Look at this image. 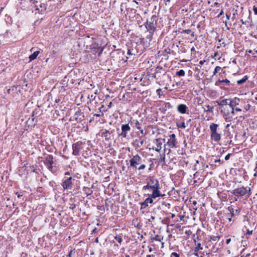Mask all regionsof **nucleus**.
<instances>
[{
    "instance_id": "f257e3e1",
    "label": "nucleus",
    "mask_w": 257,
    "mask_h": 257,
    "mask_svg": "<svg viewBox=\"0 0 257 257\" xmlns=\"http://www.w3.org/2000/svg\"><path fill=\"white\" fill-rule=\"evenodd\" d=\"M147 184L146 185L143 186V189L152 190V194L164 196L165 194H162L160 191V186L159 180L153 177H149L147 179Z\"/></svg>"
},
{
    "instance_id": "f03ea898",
    "label": "nucleus",
    "mask_w": 257,
    "mask_h": 257,
    "mask_svg": "<svg viewBox=\"0 0 257 257\" xmlns=\"http://www.w3.org/2000/svg\"><path fill=\"white\" fill-rule=\"evenodd\" d=\"M232 194L235 197V200L239 198H248L251 194L250 188L248 186H241L234 189L232 191Z\"/></svg>"
},
{
    "instance_id": "7ed1b4c3",
    "label": "nucleus",
    "mask_w": 257,
    "mask_h": 257,
    "mask_svg": "<svg viewBox=\"0 0 257 257\" xmlns=\"http://www.w3.org/2000/svg\"><path fill=\"white\" fill-rule=\"evenodd\" d=\"M142 159L141 157L137 154L133 156L132 158L130 160V166L128 167V168H132L135 169H138L139 170H144L146 168V166L145 164H141Z\"/></svg>"
},
{
    "instance_id": "20e7f679",
    "label": "nucleus",
    "mask_w": 257,
    "mask_h": 257,
    "mask_svg": "<svg viewBox=\"0 0 257 257\" xmlns=\"http://www.w3.org/2000/svg\"><path fill=\"white\" fill-rule=\"evenodd\" d=\"M157 21V17L154 15L146 22L145 26L149 33L154 34L156 30Z\"/></svg>"
},
{
    "instance_id": "39448f33",
    "label": "nucleus",
    "mask_w": 257,
    "mask_h": 257,
    "mask_svg": "<svg viewBox=\"0 0 257 257\" xmlns=\"http://www.w3.org/2000/svg\"><path fill=\"white\" fill-rule=\"evenodd\" d=\"M218 124L212 123L209 126L210 131V138L212 141L217 142L221 139V135L217 132Z\"/></svg>"
},
{
    "instance_id": "423d86ee",
    "label": "nucleus",
    "mask_w": 257,
    "mask_h": 257,
    "mask_svg": "<svg viewBox=\"0 0 257 257\" xmlns=\"http://www.w3.org/2000/svg\"><path fill=\"white\" fill-rule=\"evenodd\" d=\"M219 109L226 121H228V119L232 118L233 116V108H229L228 105L225 106L224 107L220 108Z\"/></svg>"
},
{
    "instance_id": "0eeeda50",
    "label": "nucleus",
    "mask_w": 257,
    "mask_h": 257,
    "mask_svg": "<svg viewBox=\"0 0 257 257\" xmlns=\"http://www.w3.org/2000/svg\"><path fill=\"white\" fill-rule=\"evenodd\" d=\"M159 197H163L162 196L151 194L149 195V197L147 198L144 202L140 203L141 205L140 209H144L149 206V204L153 203V199Z\"/></svg>"
},
{
    "instance_id": "6e6552de",
    "label": "nucleus",
    "mask_w": 257,
    "mask_h": 257,
    "mask_svg": "<svg viewBox=\"0 0 257 257\" xmlns=\"http://www.w3.org/2000/svg\"><path fill=\"white\" fill-rule=\"evenodd\" d=\"M177 141L176 139V135L173 134L170 136V138L168 139L167 143V145L170 148H176L177 144ZM171 152L170 149H169L168 154H169Z\"/></svg>"
},
{
    "instance_id": "1a4fd4ad",
    "label": "nucleus",
    "mask_w": 257,
    "mask_h": 257,
    "mask_svg": "<svg viewBox=\"0 0 257 257\" xmlns=\"http://www.w3.org/2000/svg\"><path fill=\"white\" fill-rule=\"evenodd\" d=\"M145 142V138L144 136H139L133 142V145L136 148H141L144 143Z\"/></svg>"
},
{
    "instance_id": "9d476101",
    "label": "nucleus",
    "mask_w": 257,
    "mask_h": 257,
    "mask_svg": "<svg viewBox=\"0 0 257 257\" xmlns=\"http://www.w3.org/2000/svg\"><path fill=\"white\" fill-rule=\"evenodd\" d=\"M165 139H162L161 138H158L155 139L153 141V143L156 145V147H153L152 148L153 150H155L157 152H160L162 149V146L163 145V143L165 142Z\"/></svg>"
},
{
    "instance_id": "9b49d317",
    "label": "nucleus",
    "mask_w": 257,
    "mask_h": 257,
    "mask_svg": "<svg viewBox=\"0 0 257 257\" xmlns=\"http://www.w3.org/2000/svg\"><path fill=\"white\" fill-rule=\"evenodd\" d=\"M44 163L48 169L52 171L53 169V165L54 164L53 157L52 155H47L45 159Z\"/></svg>"
},
{
    "instance_id": "f8f14e48",
    "label": "nucleus",
    "mask_w": 257,
    "mask_h": 257,
    "mask_svg": "<svg viewBox=\"0 0 257 257\" xmlns=\"http://www.w3.org/2000/svg\"><path fill=\"white\" fill-rule=\"evenodd\" d=\"M82 142L79 141L72 145V154L75 156H78L79 155L80 151L82 148L81 146Z\"/></svg>"
},
{
    "instance_id": "ddd939ff",
    "label": "nucleus",
    "mask_w": 257,
    "mask_h": 257,
    "mask_svg": "<svg viewBox=\"0 0 257 257\" xmlns=\"http://www.w3.org/2000/svg\"><path fill=\"white\" fill-rule=\"evenodd\" d=\"M72 178L71 177L63 181L62 186L64 190L71 189L73 187Z\"/></svg>"
},
{
    "instance_id": "4468645a",
    "label": "nucleus",
    "mask_w": 257,
    "mask_h": 257,
    "mask_svg": "<svg viewBox=\"0 0 257 257\" xmlns=\"http://www.w3.org/2000/svg\"><path fill=\"white\" fill-rule=\"evenodd\" d=\"M121 133L119 135V136L123 138H126L127 136V133L130 131L131 127L129 124H123L121 126Z\"/></svg>"
},
{
    "instance_id": "2eb2a0df",
    "label": "nucleus",
    "mask_w": 257,
    "mask_h": 257,
    "mask_svg": "<svg viewBox=\"0 0 257 257\" xmlns=\"http://www.w3.org/2000/svg\"><path fill=\"white\" fill-rule=\"evenodd\" d=\"M216 103L217 104V105L219 106V108L221 107H224L225 106L228 105L230 107V98H227V99H220L218 100H217L216 101Z\"/></svg>"
},
{
    "instance_id": "dca6fc26",
    "label": "nucleus",
    "mask_w": 257,
    "mask_h": 257,
    "mask_svg": "<svg viewBox=\"0 0 257 257\" xmlns=\"http://www.w3.org/2000/svg\"><path fill=\"white\" fill-rule=\"evenodd\" d=\"M103 48L99 47L98 44H94L91 48V52L93 54H98V56H99L101 54Z\"/></svg>"
},
{
    "instance_id": "f3484780",
    "label": "nucleus",
    "mask_w": 257,
    "mask_h": 257,
    "mask_svg": "<svg viewBox=\"0 0 257 257\" xmlns=\"http://www.w3.org/2000/svg\"><path fill=\"white\" fill-rule=\"evenodd\" d=\"M203 247L201 246V243L198 242L195 244V248L192 250V254H194L196 257H199V254L201 253L199 251L202 250Z\"/></svg>"
},
{
    "instance_id": "a211bd4d",
    "label": "nucleus",
    "mask_w": 257,
    "mask_h": 257,
    "mask_svg": "<svg viewBox=\"0 0 257 257\" xmlns=\"http://www.w3.org/2000/svg\"><path fill=\"white\" fill-rule=\"evenodd\" d=\"M240 99L237 97H234L233 98H230V108L233 109L234 107L238 105L239 104Z\"/></svg>"
},
{
    "instance_id": "6ab92c4d",
    "label": "nucleus",
    "mask_w": 257,
    "mask_h": 257,
    "mask_svg": "<svg viewBox=\"0 0 257 257\" xmlns=\"http://www.w3.org/2000/svg\"><path fill=\"white\" fill-rule=\"evenodd\" d=\"M187 108V106L184 104H180L177 106V111L181 114L186 113Z\"/></svg>"
},
{
    "instance_id": "aec40b11",
    "label": "nucleus",
    "mask_w": 257,
    "mask_h": 257,
    "mask_svg": "<svg viewBox=\"0 0 257 257\" xmlns=\"http://www.w3.org/2000/svg\"><path fill=\"white\" fill-rule=\"evenodd\" d=\"M102 137L104 138L106 141H108L111 139V132L105 130L102 133Z\"/></svg>"
},
{
    "instance_id": "412c9836",
    "label": "nucleus",
    "mask_w": 257,
    "mask_h": 257,
    "mask_svg": "<svg viewBox=\"0 0 257 257\" xmlns=\"http://www.w3.org/2000/svg\"><path fill=\"white\" fill-rule=\"evenodd\" d=\"M221 84H223V85H226V86H229L230 85V81L228 79H225L224 80H218L215 83L216 85H220Z\"/></svg>"
},
{
    "instance_id": "4be33fe9",
    "label": "nucleus",
    "mask_w": 257,
    "mask_h": 257,
    "mask_svg": "<svg viewBox=\"0 0 257 257\" xmlns=\"http://www.w3.org/2000/svg\"><path fill=\"white\" fill-rule=\"evenodd\" d=\"M40 51H36L34 52L32 54H31L29 58L30 61H32L33 60H34L37 57L38 55L39 54Z\"/></svg>"
},
{
    "instance_id": "5701e85b",
    "label": "nucleus",
    "mask_w": 257,
    "mask_h": 257,
    "mask_svg": "<svg viewBox=\"0 0 257 257\" xmlns=\"http://www.w3.org/2000/svg\"><path fill=\"white\" fill-rule=\"evenodd\" d=\"M227 209L229 211V213L227 214L228 216L233 218L235 216L234 209L231 207H228Z\"/></svg>"
},
{
    "instance_id": "b1692460",
    "label": "nucleus",
    "mask_w": 257,
    "mask_h": 257,
    "mask_svg": "<svg viewBox=\"0 0 257 257\" xmlns=\"http://www.w3.org/2000/svg\"><path fill=\"white\" fill-rule=\"evenodd\" d=\"M210 161L211 163H213V164H215L216 165H218V166H219L221 164L223 163V161H221L220 159H211Z\"/></svg>"
},
{
    "instance_id": "393cba45",
    "label": "nucleus",
    "mask_w": 257,
    "mask_h": 257,
    "mask_svg": "<svg viewBox=\"0 0 257 257\" xmlns=\"http://www.w3.org/2000/svg\"><path fill=\"white\" fill-rule=\"evenodd\" d=\"M247 78H248L247 76H246V75L244 76L242 79L237 81V84L240 85L241 84H243L246 81Z\"/></svg>"
},
{
    "instance_id": "a878e982",
    "label": "nucleus",
    "mask_w": 257,
    "mask_h": 257,
    "mask_svg": "<svg viewBox=\"0 0 257 257\" xmlns=\"http://www.w3.org/2000/svg\"><path fill=\"white\" fill-rule=\"evenodd\" d=\"M116 240L120 244L122 241V238L120 235L116 234L114 236Z\"/></svg>"
},
{
    "instance_id": "bb28decb",
    "label": "nucleus",
    "mask_w": 257,
    "mask_h": 257,
    "mask_svg": "<svg viewBox=\"0 0 257 257\" xmlns=\"http://www.w3.org/2000/svg\"><path fill=\"white\" fill-rule=\"evenodd\" d=\"M176 75L178 76H184L185 75L184 70L181 69L179 71L176 72Z\"/></svg>"
},
{
    "instance_id": "cd10ccee",
    "label": "nucleus",
    "mask_w": 257,
    "mask_h": 257,
    "mask_svg": "<svg viewBox=\"0 0 257 257\" xmlns=\"http://www.w3.org/2000/svg\"><path fill=\"white\" fill-rule=\"evenodd\" d=\"M209 166L211 170H214L216 168L218 167V165H216L215 164H213V163H211L210 161L209 163Z\"/></svg>"
},
{
    "instance_id": "c85d7f7f",
    "label": "nucleus",
    "mask_w": 257,
    "mask_h": 257,
    "mask_svg": "<svg viewBox=\"0 0 257 257\" xmlns=\"http://www.w3.org/2000/svg\"><path fill=\"white\" fill-rule=\"evenodd\" d=\"M151 239L153 241H154V240H157V241H161V238L160 236L158 235H156L155 236L152 237Z\"/></svg>"
},
{
    "instance_id": "c756f323",
    "label": "nucleus",
    "mask_w": 257,
    "mask_h": 257,
    "mask_svg": "<svg viewBox=\"0 0 257 257\" xmlns=\"http://www.w3.org/2000/svg\"><path fill=\"white\" fill-rule=\"evenodd\" d=\"M141 123L138 121L136 120V122L135 123V126L138 130H141Z\"/></svg>"
},
{
    "instance_id": "7c9ffc66",
    "label": "nucleus",
    "mask_w": 257,
    "mask_h": 257,
    "mask_svg": "<svg viewBox=\"0 0 257 257\" xmlns=\"http://www.w3.org/2000/svg\"><path fill=\"white\" fill-rule=\"evenodd\" d=\"M84 189L86 190L85 192H86V193L87 194V196L91 195L92 193V192H93V191L92 190H90V189L88 188H84Z\"/></svg>"
},
{
    "instance_id": "2f4dec72",
    "label": "nucleus",
    "mask_w": 257,
    "mask_h": 257,
    "mask_svg": "<svg viewBox=\"0 0 257 257\" xmlns=\"http://www.w3.org/2000/svg\"><path fill=\"white\" fill-rule=\"evenodd\" d=\"M221 69V68L219 66H216L214 70L213 75H215Z\"/></svg>"
},
{
    "instance_id": "473e14b6",
    "label": "nucleus",
    "mask_w": 257,
    "mask_h": 257,
    "mask_svg": "<svg viewBox=\"0 0 257 257\" xmlns=\"http://www.w3.org/2000/svg\"><path fill=\"white\" fill-rule=\"evenodd\" d=\"M206 106V107L207 108V111H210V112H212L213 111V109H214V107L213 106H210L209 105H207Z\"/></svg>"
},
{
    "instance_id": "72a5a7b5",
    "label": "nucleus",
    "mask_w": 257,
    "mask_h": 257,
    "mask_svg": "<svg viewBox=\"0 0 257 257\" xmlns=\"http://www.w3.org/2000/svg\"><path fill=\"white\" fill-rule=\"evenodd\" d=\"M219 237L218 236H210V240H213L214 241L217 240L219 239Z\"/></svg>"
},
{
    "instance_id": "f704fd0d",
    "label": "nucleus",
    "mask_w": 257,
    "mask_h": 257,
    "mask_svg": "<svg viewBox=\"0 0 257 257\" xmlns=\"http://www.w3.org/2000/svg\"><path fill=\"white\" fill-rule=\"evenodd\" d=\"M154 34L149 33V35L147 36V39L149 40V41H151L153 39V35Z\"/></svg>"
},
{
    "instance_id": "c9c22d12",
    "label": "nucleus",
    "mask_w": 257,
    "mask_h": 257,
    "mask_svg": "<svg viewBox=\"0 0 257 257\" xmlns=\"http://www.w3.org/2000/svg\"><path fill=\"white\" fill-rule=\"evenodd\" d=\"M251 107V105L250 104H247L246 105L244 106V109L245 111L248 110Z\"/></svg>"
},
{
    "instance_id": "e433bc0d",
    "label": "nucleus",
    "mask_w": 257,
    "mask_h": 257,
    "mask_svg": "<svg viewBox=\"0 0 257 257\" xmlns=\"http://www.w3.org/2000/svg\"><path fill=\"white\" fill-rule=\"evenodd\" d=\"M171 257H180V255L176 252H172L171 254Z\"/></svg>"
},
{
    "instance_id": "4c0bfd02",
    "label": "nucleus",
    "mask_w": 257,
    "mask_h": 257,
    "mask_svg": "<svg viewBox=\"0 0 257 257\" xmlns=\"http://www.w3.org/2000/svg\"><path fill=\"white\" fill-rule=\"evenodd\" d=\"M191 32V30L190 29H186V30H184L183 31L182 33L189 34Z\"/></svg>"
},
{
    "instance_id": "58836bf2",
    "label": "nucleus",
    "mask_w": 257,
    "mask_h": 257,
    "mask_svg": "<svg viewBox=\"0 0 257 257\" xmlns=\"http://www.w3.org/2000/svg\"><path fill=\"white\" fill-rule=\"evenodd\" d=\"M161 92H162V90H161V89H160V88L158 89L156 91V92H157L158 95H159V97H160L162 95Z\"/></svg>"
},
{
    "instance_id": "ea45409f",
    "label": "nucleus",
    "mask_w": 257,
    "mask_h": 257,
    "mask_svg": "<svg viewBox=\"0 0 257 257\" xmlns=\"http://www.w3.org/2000/svg\"><path fill=\"white\" fill-rule=\"evenodd\" d=\"M76 208V205L75 204H71L70 205L69 209L71 210H74Z\"/></svg>"
},
{
    "instance_id": "a19ab883",
    "label": "nucleus",
    "mask_w": 257,
    "mask_h": 257,
    "mask_svg": "<svg viewBox=\"0 0 257 257\" xmlns=\"http://www.w3.org/2000/svg\"><path fill=\"white\" fill-rule=\"evenodd\" d=\"M240 211H241V209L240 208H238V209L234 210L235 215H236L239 214L240 212Z\"/></svg>"
},
{
    "instance_id": "79ce46f5",
    "label": "nucleus",
    "mask_w": 257,
    "mask_h": 257,
    "mask_svg": "<svg viewBox=\"0 0 257 257\" xmlns=\"http://www.w3.org/2000/svg\"><path fill=\"white\" fill-rule=\"evenodd\" d=\"M234 111H241V109L240 108L236 107H234L233 108V115L234 114Z\"/></svg>"
},
{
    "instance_id": "37998d69",
    "label": "nucleus",
    "mask_w": 257,
    "mask_h": 257,
    "mask_svg": "<svg viewBox=\"0 0 257 257\" xmlns=\"http://www.w3.org/2000/svg\"><path fill=\"white\" fill-rule=\"evenodd\" d=\"M252 10L255 15H257V7L254 6L252 8Z\"/></svg>"
},
{
    "instance_id": "c03bdc74",
    "label": "nucleus",
    "mask_w": 257,
    "mask_h": 257,
    "mask_svg": "<svg viewBox=\"0 0 257 257\" xmlns=\"http://www.w3.org/2000/svg\"><path fill=\"white\" fill-rule=\"evenodd\" d=\"M178 127L181 128H185L186 127V126L185 123L183 122L181 124L180 126H178Z\"/></svg>"
},
{
    "instance_id": "a18cd8bd",
    "label": "nucleus",
    "mask_w": 257,
    "mask_h": 257,
    "mask_svg": "<svg viewBox=\"0 0 257 257\" xmlns=\"http://www.w3.org/2000/svg\"><path fill=\"white\" fill-rule=\"evenodd\" d=\"M246 234L251 235L252 234V230H250L248 229H246Z\"/></svg>"
},
{
    "instance_id": "49530a36",
    "label": "nucleus",
    "mask_w": 257,
    "mask_h": 257,
    "mask_svg": "<svg viewBox=\"0 0 257 257\" xmlns=\"http://www.w3.org/2000/svg\"><path fill=\"white\" fill-rule=\"evenodd\" d=\"M132 51H133V50H130V49H128V50H127V54L128 55H135V53H133Z\"/></svg>"
},
{
    "instance_id": "de8ad7c7",
    "label": "nucleus",
    "mask_w": 257,
    "mask_h": 257,
    "mask_svg": "<svg viewBox=\"0 0 257 257\" xmlns=\"http://www.w3.org/2000/svg\"><path fill=\"white\" fill-rule=\"evenodd\" d=\"M231 154H228L224 158L225 160L227 161L229 159V158L230 156L231 155Z\"/></svg>"
},
{
    "instance_id": "09e8293b",
    "label": "nucleus",
    "mask_w": 257,
    "mask_h": 257,
    "mask_svg": "<svg viewBox=\"0 0 257 257\" xmlns=\"http://www.w3.org/2000/svg\"><path fill=\"white\" fill-rule=\"evenodd\" d=\"M165 107H168V108H172V106L171 104L169 102H167L165 104Z\"/></svg>"
},
{
    "instance_id": "8fccbe9b",
    "label": "nucleus",
    "mask_w": 257,
    "mask_h": 257,
    "mask_svg": "<svg viewBox=\"0 0 257 257\" xmlns=\"http://www.w3.org/2000/svg\"><path fill=\"white\" fill-rule=\"evenodd\" d=\"M155 219V217L154 216H151V217H150V218H149L148 219V221L149 222H152L154 219Z\"/></svg>"
},
{
    "instance_id": "3c124183",
    "label": "nucleus",
    "mask_w": 257,
    "mask_h": 257,
    "mask_svg": "<svg viewBox=\"0 0 257 257\" xmlns=\"http://www.w3.org/2000/svg\"><path fill=\"white\" fill-rule=\"evenodd\" d=\"M201 254L204 256V257H208V255L210 254V253H207V252H206V253L205 254L204 252H201Z\"/></svg>"
},
{
    "instance_id": "603ef678",
    "label": "nucleus",
    "mask_w": 257,
    "mask_h": 257,
    "mask_svg": "<svg viewBox=\"0 0 257 257\" xmlns=\"http://www.w3.org/2000/svg\"><path fill=\"white\" fill-rule=\"evenodd\" d=\"M28 171H31V172H35V169H34V166H32L30 167V170H28Z\"/></svg>"
},
{
    "instance_id": "864d4df0",
    "label": "nucleus",
    "mask_w": 257,
    "mask_h": 257,
    "mask_svg": "<svg viewBox=\"0 0 257 257\" xmlns=\"http://www.w3.org/2000/svg\"><path fill=\"white\" fill-rule=\"evenodd\" d=\"M103 115V113H101V114H94L93 115V116H96V117H99V116H102Z\"/></svg>"
},
{
    "instance_id": "5fc2aeb1",
    "label": "nucleus",
    "mask_w": 257,
    "mask_h": 257,
    "mask_svg": "<svg viewBox=\"0 0 257 257\" xmlns=\"http://www.w3.org/2000/svg\"><path fill=\"white\" fill-rule=\"evenodd\" d=\"M223 14V11L222 10L220 12L219 14L217 16V17H220Z\"/></svg>"
},
{
    "instance_id": "6e6d98bb",
    "label": "nucleus",
    "mask_w": 257,
    "mask_h": 257,
    "mask_svg": "<svg viewBox=\"0 0 257 257\" xmlns=\"http://www.w3.org/2000/svg\"><path fill=\"white\" fill-rule=\"evenodd\" d=\"M55 184V182L54 181H51L49 182V185L51 186L52 187L53 186L54 184Z\"/></svg>"
},
{
    "instance_id": "4d7b16f0",
    "label": "nucleus",
    "mask_w": 257,
    "mask_h": 257,
    "mask_svg": "<svg viewBox=\"0 0 257 257\" xmlns=\"http://www.w3.org/2000/svg\"><path fill=\"white\" fill-rule=\"evenodd\" d=\"M232 218V217H231L227 215V219H228L229 222H231V221Z\"/></svg>"
},
{
    "instance_id": "13d9d810",
    "label": "nucleus",
    "mask_w": 257,
    "mask_h": 257,
    "mask_svg": "<svg viewBox=\"0 0 257 257\" xmlns=\"http://www.w3.org/2000/svg\"><path fill=\"white\" fill-rule=\"evenodd\" d=\"M205 60H201V61H200L199 62V64H200V65H203V64H204V63H205Z\"/></svg>"
},
{
    "instance_id": "bf43d9fd",
    "label": "nucleus",
    "mask_w": 257,
    "mask_h": 257,
    "mask_svg": "<svg viewBox=\"0 0 257 257\" xmlns=\"http://www.w3.org/2000/svg\"><path fill=\"white\" fill-rule=\"evenodd\" d=\"M230 241H231V238L227 239H226V243L229 244V242H230Z\"/></svg>"
},
{
    "instance_id": "052dcab7",
    "label": "nucleus",
    "mask_w": 257,
    "mask_h": 257,
    "mask_svg": "<svg viewBox=\"0 0 257 257\" xmlns=\"http://www.w3.org/2000/svg\"><path fill=\"white\" fill-rule=\"evenodd\" d=\"M60 99L59 98H56L55 100V103H58L59 101H60Z\"/></svg>"
},
{
    "instance_id": "680f3d73",
    "label": "nucleus",
    "mask_w": 257,
    "mask_h": 257,
    "mask_svg": "<svg viewBox=\"0 0 257 257\" xmlns=\"http://www.w3.org/2000/svg\"><path fill=\"white\" fill-rule=\"evenodd\" d=\"M97 230V229L96 228H95L94 229H93L92 232L95 233V232H96Z\"/></svg>"
},
{
    "instance_id": "e2e57ef3",
    "label": "nucleus",
    "mask_w": 257,
    "mask_h": 257,
    "mask_svg": "<svg viewBox=\"0 0 257 257\" xmlns=\"http://www.w3.org/2000/svg\"><path fill=\"white\" fill-rule=\"evenodd\" d=\"M180 220H183V219L184 218V215H180Z\"/></svg>"
},
{
    "instance_id": "0e129e2a",
    "label": "nucleus",
    "mask_w": 257,
    "mask_h": 257,
    "mask_svg": "<svg viewBox=\"0 0 257 257\" xmlns=\"http://www.w3.org/2000/svg\"><path fill=\"white\" fill-rule=\"evenodd\" d=\"M147 257H155V255L153 254H148L147 255Z\"/></svg>"
},
{
    "instance_id": "69168bd1",
    "label": "nucleus",
    "mask_w": 257,
    "mask_h": 257,
    "mask_svg": "<svg viewBox=\"0 0 257 257\" xmlns=\"http://www.w3.org/2000/svg\"><path fill=\"white\" fill-rule=\"evenodd\" d=\"M246 52H247L248 53H252V50H246Z\"/></svg>"
},
{
    "instance_id": "338daca9",
    "label": "nucleus",
    "mask_w": 257,
    "mask_h": 257,
    "mask_svg": "<svg viewBox=\"0 0 257 257\" xmlns=\"http://www.w3.org/2000/svg\"><path fill=\"white\" fill-rule=\"evenodd\" d=\"M191 51L192 52H194L195 51V48L194 47H193L191 49Z\"/></svg>"
},
{
    "instance_id": "774afa93",
    "label": "nucleus",
    "mask_w": 257,
    "mask_h": 257,
    "mask_svg": "<svg viewBox=\"0 0 257 257\" xmlns=\"http://www.w3.org/2000/svg\"><path fill=\"white\" fill-rule=\"evenodd\" d=\"M16 194L18 195V198H20V197H21V196H22V195L19 194H18V193H16Z\"/></svg>"
}]
</instances>
